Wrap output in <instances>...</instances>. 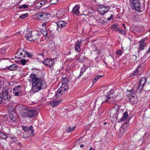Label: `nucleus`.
I'll use <instances>...</instances> for the list:
<instances>
[{
	"mask_svg": "<svg viewBox=\"0 0 150 150\" xmlns=\"http://www.w3.org/2000/svg\"><path fill=\"white\" fill-rule=\"evenodd\" d=\"M29 81L32 85V91L34 93L44 89L46 87L45 81L40 77L38 75L33 73L30 74Z\"/></svg>",
	"mask_w": 150,
	"mask_h": 150,
	"instance_id": "f257e3e1",
	"label": "nucleus"
},
{
	"mask_svg": "<svg viewBox=\"0 0 150 150\" xmlns=\"http://www.w3.org/2000/svg\"><path fill=\"white\" fill-rule=\"evenodd\" d=\"M69 81L68 79L66 78H63L61 81L62 85L57 90L56 94L57 98H59L65 93V91L69 88L68 83Z\"/></svg>",
	"mask_w": 150,
	"mask_h": 150,
	"instance_id": "f03ea898",
	"label": "nucleus"
},
{
	"mask_svg": "<svg viewBox=\"0 0 150 150\" xmlns=\"http://www.w3.org/2000/svg\"><path fill=\"white\" fill-rule=\"evenodd\" d=\"M36 112L33 110L24 108L20 113V115L23 118L28 117H34L36 115Z\"/></svg>",
	"mask_w": 150,
	"mask_h": 150,
	"instance_id": "7ed1b4c3",
	"label": "nucleus"
},
{
	"mask_svg": "<svg viewBox=\"0 0 150 150\" xmlns=\"http://www.w3.org/2000/svg\"><path fill=\"white\" fill-rule=\"evenodd\" d=\"M127 96L129 98V100L132 104H134L136 103L137 100V97L134 93L133 89L132 88L130 91H128Z\"/></svg>",
	"mask_w": 150,
	"mask_h": 150,
	"instance_id": "20e7f679",
	"label": "nucleus"
},
{
	"mask_svg": "<svg viewBox=\"0 0 150 150\" xmlns=\"http://www.w3.org/2000/svg\"><path fill=\"white\" fill-rule=\"evenodd\" d=\"M131 7L136 10H139L141 6V4L139 0H129Z\"/></svg>",
	"mask_w": 150,
	"mask_h": 150,
	"instance_id": "39448f33",
	"label": "nucleus"
},
{
	"mask_svg": "<svg viewBox=\"0 0 150 150\" xmlns=\"http://www.w3.org/2000/svg\"><path fill=\"white\" fill-rule=\"evenodd\" d=\"M54 59L47 58L44 59L43 61V64L46 66L51 68L55 64L54 62Z\"/></svg>",
	"mask_w": 150,
	"mask_h": 150,
	"instance_id": "423d86ee",
	"label": "nucleus"
},
{
	"mask_svg": "<svg viewBox=\"0 0 150 150\" xmlns=\"http://www.w3.org/2000/svg\"><path fill=\"white\" fill-rule=\"evenodd\" d=\"M113 91L112 90L110 91L109 94L106 96L107 99L105 100L108 103H110L115 100L116 96L113 94Z\"/></svg>",
	"mask_w": 150,
	"mask_h": 150,
	"instance_id": "0eeeda50",
	"label": "nucleus"
},
{
	"mask_svg": "<svg viewBox=\"0 0 150 150\" xmlns=\"http://www.w3.org/2000/svg\"><path fill=\"white\" fill-rule=\"evenodd\" d=\"M38 19L39 20H46L49 18L50 15L48 13H39L37 14Z\"/></svg>",
	"mask_w": 150,
	"mask_h": 150,
	"instance_id": "6e6552de",
	"label": "nucleus"
},
{
	"mask_svg": "<svg viewBox=\"0 0 150 150\" xmlns=\"http://www.w3.org/2000/svg\"><path fill=\"white\" fill-rule=\"evenodd\" d=\"M2 93L4 100L9 102L10 100V96L8 94L6 88H4L3 89Z\"/></svg>",
	"mask_w": 150,
	"mask_h": 150,
	"instance_id": "1a4fd4ad",
	"label": "nucleus"
},
{
	"mask_svg": "<svg viewBox=\"0 0 150 150\" xmlns=\"http://www.w3.org/2000/svg\"><path fill=\"white\" fill-rule=\"evenodd\" d=\"M22 86L20 85L15 87L13 89V93L16 96H20L21 95L22 92Z\"/></svg>",
	"mask_w": 150,
	"mask_h": 150,
	"instance_id": "9d476101",
	"label": "nucleus"
},
{
	"mask_svg": "<svg viewBox=\"0 0 150 150\" xmlns=\"http://www.w3.org/2000/svg\"><path fill=\"white\" fill-rule=\"evenodd\" d=\"M110 8L108 6H101L99 8L98 11L101 15H103L109 11Z\"/></svg>",
	"mask_w": 150,
	"mask_h": 150,
	"instance_id": "9b49d317",
	"label": "nucleus"
},
{
	"mask_svg": "<svg viewBox=\"0 0 150 150\" xmlns=\"http://www.w3.org/2000/svg\"><path fill=\"white\" fill-rule=\"evenodd\" d=\"M32 37L30 38L31 41L39 39L40 36L41 34L39 32L37 31H31Z\"/></svg>",
	"mask_w": 150,
	"mask_h": 150,
	"instance_id": "f8f14e48",
	"label": "nucleus"
},
{
	"mask_svg": "<svg viewBox=\"0 0 150 150\" xmlns=\"http://www.w3.org/2000/svg\"><path fill=\"white\" fill-rule=\"evenodd\" d=\"M144 65V63L139 64L138 65L137 69L134 71L133 73L131 74L130 76H132L139 75L140 73V71L142 69V67H143Z\"/></svg>",
	"mask_w": 150,
	"mask_h": 150,
	"instance_id": "ddd939ff",
	"label": "nucleus"
},
{
	"mask_svg": "<svg viewBox=\"0 0 150 150\" xmlns=\"http://www.w3.org/2000/svg\"><path fill=\"white\" fill-rule=\"evenodd\" d=\"M26 51L23 49H20L18 50L15 57L18 58H21L26 55Z\"/></svg>",
	"mask_w": 150,
	"mask_h": 150,
	"instance_id": "4468645a",
	"label": "nucleus"
},
{
	"mask_svg": "<svg viewBox=\"0 0 150 150\" xmlns=\"http://www.w3.org/2000/svg\"><path fill=\"white\" fill-rule=\"evenodd\" d=\"M146 78L142 77L141 78L139 83L138 89L141 90L142 89L146 83Z\"/></svg>",
	"mask_w": 150,
	"mask_h": 150,
	"instance_id": "2eb2a0df",
	"label": "nucleus"
},
{
	"mask_svg": "<svg viewBox=\"0 0 150 150\" xmlns=\"http://www.w3.org/2000/svg\"><path fill=\"white\" fill-rule=\"evenodd\" d=\"M22 129L25 132H28L30 135H34L33 127L31 126L26 127L23 126L22 127Z\"/></svg>",
	"mask_w": 150,
	"mask_h": 150,
	"instance_id": "dca6fc26",
	"label": "nucleus"
},
{
	"mask_svg": "<svg viewBox=\"0 0 150 150\" xmlns=\"http://www.w3.org/2000/svg\"><path fill=\"white\" fill-rule=\"evenodd\" d=\"M80 6L78 5H76L73 8L72 12V13L76 15H79L80 13L79 11Z\"/></svg>",
	"mask_w": 150,
	"mask_h": 150,
	"instance_id": "f3484780",
	"label": "nucleus"
},
{
	"mask_svg": "<svg viewBox=\"0 0 150 150\" xmlns=\"http://www.w3.org/2000/svg\"><path fill=\"white\" fill-rule=\"evenodd\" d=\"M62 101V100L61 99L58 100L55 99L51 102L50 105L53 107H55L58 105Z\"/></svg>",
	"mask_w": 150,
	"mask_h": 150,
	"instance_id": "a211bd4d",
	"label": "nucleus"
},
{
	"mask_svg": "<svg viewBox=\"0 0 150 150\" xmlns=\"http://www.w3.org/2000/svg\"><path fill=\"white\" fill-rule=\"evenodd\" d=\"M86 15L88 21L95 20L93 12H88L87 14H86Z\"/></svg>",
	"mask_w": 150,
	"mask_h": 150,
	"instance_id": "6ab92c4d",
	"label": "nucleus"
},
{
	"mask_svg": "<svg viewBox=\"0 0 150 150\" xmlns=\"http://www.w3.org/2000/svg\"><path fill=\"white\" fill-rule=\"evenodd\" d=\"M81 41V40H77V41L75 44V50L77 52H79L81 50L80 47Z\"/></svg>",
	"mask_w": 150,
	"mask_h": 150,
	"instance_id": "aec40b11",
	"label": "nucleus"
},
{
	"mask_svg": "<svg viewBox=\"0 0 150 150\" xmlns=\"http://www.w3.org/2000/svg\"><path fill=\"white\" fill-rule=\"evenodd\" d=\"M64 14L65 13L63 9H60L56 13L57 16L59 18H62Z\"/></svg>",
	"mask_w": 150,
	"mask_h": 150,
	"instance_id": "412c9836",
	"label": "nucleus"
},
{
	"mask_svg": "<svg viewBox=\"0 0 150 150\" xmlns=\"http://www.w3.org/2000/svg\"><path fill=\"white\" fill-rule=\"evenodd\" d=\"M67 24V23L63 21H59L57 22V25L58 27L61 28L65 26Z\"/></svg>",
	"mask_w": 150,
	"mask_h": 150,
	"instance_id": "4be33fe9",
	"label": "nucleus"
},
{
	"mask_svg": "<svg viewBox=\"0 0 150 150\" xmlns=\"http://www.w3.org/2000/svg\"><path fill=\"white\" fill-rule=\"evenodd\" d=\"M18 66L15 64H13L11 65L9 67H7L6 68H3L2 69L3 70H4L6 69H9L11 71H14L16 69Z\"/></svg>",
	"mask_w": 150,
	"mask_h": 150,
	"instance_id": "5701e85b",
	"label": "nucleus"
},
{
	"mask_svg": "<svg viewBox=\"0 0 150 150\" xmlns=\"http://www.w3.org/2000/svg\"><path fill=\"white\" fill-rule=\"evenodd\" d=\"M111 28L112 30L115 31H117L119 29L118 25L117 23H114L111 26Z\"/></svg>",
	"mask_w": 150,
	"mask_h": 150,
	"instance_id": "b1692460",
	"label": "nucleus"
},
{
	"mask_svg": "<svg viewBox=\"0 0 150 150\" xmlns=\"http://www.w3.org/2000/svg\"><path fill=\"white\" fill-rule=\"evenodd\" d=\"M31 34V31L30 32L29 31L27 32L25 35V37L27 40L31 41V40L30 39V38H31L32 36Z\"/></svg>",
	"mask_w": 150,
	"mask_h": 150,
	"instance_id": "393cba45",
	"label": "nucleus"
},
{
	"mask_svg": "<svg viewBox=\"0 0 150 150\" xmlns=\"http://www.w3.org/2000/svg\"><path fill=\"white\" fill-rule=\"evenodd\" d=\"M45 4V2L44 1H41L38 2L36 4V7L38 8H40L44 6Z\"/></svg>",
	"mask_w": 150,
	"mask_h": 150,
	"instance_id": "a878e982",
	"label": "nucleus"
},
{
	"mask_svg": "<svg viewBox=\"0 0 150 150\" xmlns=\"http://www.w3.org/2000/svg\"><path fill=\"white\" fill-rule=\"evenodd\" d=\"M140 43L139 44V49L141 50H143L145 48V47L146 45L145 43H144V41H140L139 42Z\"/></svg>",
	"mask_w": 150,
	"mask_h": 150,
	"instance_id": "bb28decb",
	"label": "nucleus"
},
{
	"mask_svg": "<svg viewBox=\"0 0 150 150\" xmlns=\"http://www.w3.org/2000/svg\"><path fill=\"white\" fill-rule=\"evenodd\" d=\"M8 119L9 120H10L13 122H15L16 121V118L14 117L12 113L9 114Z\"/></svg>",
	"mask_w": 150,
	"mask_h": 150,
	"instance_id": "cd10ccee",
	"label": "nucleus"
},
{
	"mask_svg": "<svg viewBox=\"0 0 150 150\" xmlns=\"http://www.w3.org/2000/svg\"><path fill=\"white\" fill-rule=\"evenodd\" d=\"M128 114L127 112H125L123 114V117L121 119V121H123L126 120V119L128 117Z\"/></svg>",
	"mask_w": 150,
	"mask_h": 150,
	"instance_id": "c85d7f7f",
	"label": "nucleus"
},
{
	"mask_svg": "<svg viewBox=\"0 0 150 150\" xmlns=\"http://www.w3.org/2000/svg\"><path fill=\"white\" fill-rule=\"evenodd\" d=\"M7 137V135L1 132H0V138L1 139H5Z\"/></svg>",
	"mask_w": 150,
	"mask_h": 150,
	"instance_id": "c756f323",
	"label": "nucleus"
},
{
	"mask_svg": "<svg viewBox=\"0 0 150 150\" xmlns=\"http://www.w3.org/2000/svg\"><path fill=\"white\" fill-rule=\"evenodd\" d=\"M76 127L75 126L72 127H70L68 129H67L66 130V132L67 133H70L72 131L74 130L75 129Z\"/></svg>",
	"mask_w": 150,
	"mask_h": 150,
	"instance_id": "7c9ffc66",
	"label": "nucleus"
},
{
	"mask_svg": "<svg viewBox=\"0 0 150 150\" xmlns=\"http://www.w3.org/2000/svg\"><path fill=\"white\" fill-rule=\"evenodd\" d=\"M21 64L23 66L26 65L27 63H28L29 62V60H25V59H22L21 60Z\"/></svg>",
	"mask_w": 150,
	"mask_h": 150,
	"instance_id": "2f4dec72",
	"label": "nucleus"
},
{
	"mask_svg": "<svg viewBox=\"0 0 150 150\" xmlns=\"http://www.w3.org/2000/svg\"><path fill=\"white\" fill-rule=\"evenodd\" d=\"M8 109L9 112L10 113L13 112L14 110L13 106L11 105L8 106Z\"/></svg>",
	"mask_w": 150,
	"mask_h": 150,
	"instance_id": "473e14b6",
	"label": "nucleus"
},
{
	"mask_svg": "<svg viewBox=\"0 0 150 150\" xmlns=\"http://www.w3.org/2000/svg\"><path fill=\"white\" fill-rule=\"evenodd\" d=\"M81 18H82L83 21H85L86 22L88 21L87 17L86 15V13L83 14H81Z\"/></svg>",
	"mask_w": 150,
	"mask_h": 150,
	"instance_id": "72a5a7b5",
	"label": "nucleus"
},
{
	"mask_svg": "<svg viewBox=\"0 0 150 150\" xmlns=\"http://www.w3.org/2000/svg\"><path fill=\"white\" fill-rule=\"evenodd\" d=\"M102 76V75H97L95 76L94 77V79L93 81V83L96 82V81L100 77H101Z\"/></svg>",
	"mask_w": 150,
	"mask_h": 150,
	"instance_id": "f704fd0d",
	"label": "nucleus"
},
{
	"mask_svg": "<svg viewBox=\"0 0 150 150\" xmlns=\"http://www.w3.org/2000/svg\"><path fill=\"white\" fill-rule=\"evenodd\" d=\"M137 57L135 55H133L132 56V59H133V61L134 63H137L138 62L137 61Z\"/></svg>",
	"mask_w": 150,
	"mask_h": 150,
	"instance_id": "c9c22d12",
	"label": "nucleus"
},
{
	"mask_svg": "<svg viewBox=\"0 0 150 150\" xmlns=\"http://www.w3.org/2000/svg\"><path fill=\"white\" fill-rule=\"evenodd\" d=\"M118 31L119 32V33L120 34L124 35L126 34L125 31L123 30H122L120 28H119Z\"/></svg>",
	"mask_w": 150,
	"mask_h": 150,
	"instance_id": "e433bc0d",
	"label": "nucleus"
},
{
	"mask_svg": "<svg viewBox=\"0 0 150 150\" xmlns=\"http://www.w3.org/2000/svg\"><path fill=\"white\" fill-rule=\"evenodd\" d=\"M28 16V14L26 13L24 14H22L20 16H19V18L22 19H23Z\"/></svg>",
	"mask_w": 150,
	"mask_h": 150,
	"instance_id": "4c0bfd02",
	"label": "nucleus"
},
{
	"mask_svg": "<svg viewBox=\"0 0 150 150\" xmlns=\"http://www.w3.org/2000/svg\"><path fill=\"white\" fill-rule=\"evenodd\" d=\"M86 69L85 68H83L81 69V71H80L79 77H81V76H82L83 75L84 72H85V71H86Z\"/></svg>",
	"mask_w": 150,
	"mask_h": 150,
	"instance_id": "58836bf2",
	"label": "nucleus"
},
{
	"mask_svg": "<svg viewBox=\"0 0 150 150\" xmlns=\"http://www.w3.org/2000/svg\"><path fill=\"white\" fill-rule=\"evenodd\" d=\"M6 48H3L0 49V53L3 54L5 53Z\"/></svg>",
	"mask_w": 150,
	"mask_h": 150,
	"instance_id": "ea45409f",
	"label": "nucleus"
},
{
	"mask_svg": "<svg viewBox=\"0 0 150 150\" xmlns=\"http://www.w3.org/2000/svg\"><path fill=\"white\" fill-rule=\"evenodd\" d=\"M100 21L102 23H105V18L103 17H101L100 19Z\"/></svg>",
	"mask_w": 150,
	"mask_h": 150,
	"instance_id": "a19ab883",
	"label": "nucleus"
},
{
	"mask_svg": "<svg viewBox=\"0 0 150 150\" xmlns=\"http://www.w3.org/2000/svg\"><path fill=\"white\" fill-rule=\"evenodd\" d=\"M41 33L44 36H46L47 35V32L46 30H41Z\"/></svg>",
	"mask_w": 150,
	"mask_h": 150,
	"instance_id": "79ce46f5",
	"label": "nucleus"
},
{
	"mask_svg": "<svg viewBox=\"0 0 150 150\" xmlns=\"http://www.w3.org/2000/svg\"><path fill=\"white\" fill-rule=\"evenodd\" d=\"M28 8V6L25 4H23L22 5L20 6L19 7V8H23V9H27Z\"/></svg>",
	"mask_w": 150,
	"mask_h": 150,
	"instance_id": "37998d69",
	"label": "nucleus"
},
{
	"mask_svg": "<svg viewBox=\"0 0 150 150\" xmlns=\"http://www.w3.org/2000/svg\"><path fill=\"white\" fill-rule=\"evenodd\" d=\"M125 132V129L124 127L123 128H122L120 130V134L121 136L123 135V134Z\"/></svg>",
	"mask_w": 150,
	"mask_h": 150,
	"instance_id": "c03bdc74",
	"label": "nucleus"
},
{
	"mask_svg": "<svg viewBox=\"0 0 150 150\" xmlns=\"http://www.w3.org/2000/svg\"><path fill=\"white\" fill-rule=\"evenodd\" d=\"M50 2L51 4H55L57 3L58 0H51Z\"/></svg>",
	"mask_w": 150,
	"mask_h": 150,
	"instance_id": "a18cd8bd",
	"label": "nucleus"
},
{
	"mask_svg": "<svg viewBox=\"0 0 150 150\" xmlns=\"http://www.w3.org/2000/svg\"><path fill=\"white\" fill-rule=\"evenodd\" d=\"M26 54L28 57H29L30 58H31L33 56V54H32L28 53L26 51Z\"/></svg>",
	"mask_w": 150,
	"mask_h": 150,
	"instance_id": "49530a36",
	"label": "nucleus"
},
{
	"mask_svg": "<svg viewBox=\"0 0 150 150\" xmlns=\"http://www.w3.org/2000/svg\"><path fill=\"white\" fill-rule=\"evenodd\" d=\"M113 17H114L113 15L112 14H111L110 15V16L109 17L107 18V21H110L111 19H112L113 18Z\"/></svg>",
	"mask_w": 150,
	"mask_h": 150,
	"instance_id": "de8ad7c7",
	"label": "nucleus"
},
{
	"mask_svg": "<svg viewBox=\"0 0 150 150\" xmlns=\"http://www.w3.org/2000/svg\"><path fill=\"white\" fill-rule=\"evenodd\" d=\"M10 138H11V139H12L13 141L14 142H16L17 140L16 138V137H10Z\"/></svg>",
	"mask_w": 150,
	"mask_h": 150,
	"instance_id": "09e8293b",
	"label": "nucleus"
},
{
	"mask_svg": "<svg viewBox=\"0 0 150 150\" xmlns=\"http://www.w3.org/2000/svg\"><path fill=\"white\" fill-rule=\"evenodd\" d=\"M3 120H8L9 119L8 118V116L7 115H5L3 117Z\"/></svg>",
	"mask_w": 150,
	"mask_h": 150,
	"instance_id": "8fccbe9b",
	"label": "nucleus"
},
{
	"mask_svg": "<svg viewBox=\"0 0 150 150\" xmlns=\"http://www.w3.org/2000/svg\"><path fill=\"white\" fill-rule=\"evenodd\" d=\"M116 53L117 54L120 55H121L122 54V51L120 50H119L117 51L116 52Z\"/></svg>",
	"mask_w": 150,
	"mask_h": 150,
	"instance_id": "3c124183",
	"label": "nucleus"
},
{
	"mask_svg": "<svg viewBox=\"0 0 150 150\" xmlns=\"http://www.w3.org/2000/svg\"><path fill=\"white\" fill-rule=\"evenodd\" d=\"M94 51H95L98 54H100L101 52V51L97 49H96L95 50H94Z\"/></svg>",
	"mask_w": 150,
	"mask_h": 150,
	"instance_id": "603ef678",
	"label": "nucleus"
},
{
	"mask_svg": "<svg viewBox=\"0 0 150 150\" xmlns=\"http://www.w3.org/2000/svg\"><path fill=\"white\" fill-rule=\"evenodd\" d=\"M47 24V23H44L42 24V26L43 27H46Z\"/></svg>",
	"mask_w": 150,
	"mask_h": 150,
	"instance_id": "864d4df0",
	"label": "nucleus"
},
{
	"mask_svg": "<svg viewBox=\"0 0 150 150\" xmlns=\"http://www.w3.org/2000/svg\"><path fill=\"white\" fill-rule=\"evenodd\" d=\"M150 52V46L149 47L148 50L147 51V52L149 53Z\"/></svg>",
	"mask_w": 150,
	"mask_h": 150,
	"instance_id": "5fc2aeb1",
	"label": "nucleus"
},
{
	"mask_svg": "<svg viewBox=\"0 0 150 150\" xmlns=\"http://www.w3.org/2000/svg\"><path fill=\"white\" fill-rule=\"evenodd\" d=\"M148 133L147 132H146L144 134V137H145L146 135H148Z\"/></svg>",
	"mask_w": 150,
	"mask_h": 150,
	"instance_id": "6e6d98bb",
	"label": "nucleus"
},
{
	"mask_svg": "<svg viewBox=\"0 0 150 150\" xmlns=\"http://www.w3.org/2000/svg\"><path fill=\"white\" fill-rule=\"evenodd\" d=\"M84 146V145L83 144H81L80 146V147L81 148H82Z\"/></svg>",
	"mask_w": 150,
	"mask_h": 150,
	"instance_id": "4d7b16f0",
	"label": "nucleus"
},
{
	"mask_svg": "<svg viewBox=\"0 0 150 150\" xmlns=\"http://www.w3.org/2000/svg\"><path fill=\"white\" fill-rule=\"evenodd\" d=\"M89 150H95V149H92V147H91L89 149Z\"/></svg>",
	"mask_w": 150,
	"mask_h": 150,
	"instance_id": "13d9d810",
	"label": "nucleus"
},
{
	"mask_svg": "<svg viewBox=\"0 0 150 150\" xmlns=\"http://www.w3.org/2000/svg\"><path fill=\"white\" fill-rule=\"evenodd\" d=\"M40 55L42 57H43L44 54L43 53H41L40 54Z\"/></svg>",
	"mask_w": 150,
	"mask_h": 150,
	"instance_id": "bf43d9fd",
	"label": "nucleus"
},
{
	"mask_svg": "<svg viewBox=\"0 0 150 150\" xmlns=\"http://www.w3.org/2000/svg\"><path fill=\"white\" fill-rule=\"evenodd\" d=\"M57 30L58 31L60 32L61 31V30L60 29V30H59L57 28Z\"/></svg>",
	"mask_w": 150,
	"mask_h": 150,
	"instance_id": "052dcab7",
	"label": "nucleus"
},
{
	"mask_svg": "<svg viewBox=\"0 0 150 150\" xmlns=\"http://www.w3.org/2000/svg\"><path fill=\"white\" fill-rule=\"evenodd\" d=\"M106 124V122H105L104 123V125H105Z\"/></svg>",
	"mask_w": 150,
	"mask_h": 150,
	"instance_id": "680f3d73",
	"label": "nucleus"
},
{
	"mask_svg": "<svg viewBox=\"0 0 150 150\" xmlns=\"http://www.w3.org/2000/svg\"><path fill=\"white\" fill-rule=\"evenodd\" d=\"M126 27L125 26H124V29H126Z\"/></svg>",
	"mask_w": 150,
	"mask_h": 150,
	"instance_id": "e2e57ef3",
	"label": "nucleus"
},
{
	"mask_svg": "<svg viewBox=\"0 0 150 150\" xmlns=\"http://www.w3.org/2000/svg\"><path fill=\"white\" fill-rule=\"evenodd\" d=\"M122 25H123V26H125V25H124V24H123Z\"/></svg>",
	"mask_w": 150,
	"mask_h": 150,
	"instance_id": "0e129e2a",
	"label": "nucleus"
},
{
	"mask_svg": "<svg viewBox=\"0 0 150 150\" xmlns=\"http://www.w3.org/2000/svg\"><path fill=\"white\" fill-rule=\"evenodd\" d=\"M21 145V143H19V145Z\"/></svg>",
	"mask_w": 150,
	"mask_h": 150,
	"instance_id": "69168bd1",
	"label": "nucleus"
}]
</instances>
